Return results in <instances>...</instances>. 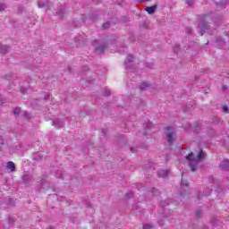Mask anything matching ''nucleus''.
Wrapping results in <instances>:
<instances>
[{"instance_id":"1","label":"nucleus","mask_w":229,"mask_h":229,"mask_svg":"<svg viewBox=\"0 0 229 229\" xmlns=\"http://www.w3.org/2000/svg\"><path fill=\"white\" fill-rule=\"evenodd\" d=\"M203 158V150H199V155L197 157H194V153H190L188 156H186V160H189L190 166L191 169V172L194 173L196 171V165H198V162Z\"/></svg>"},{"instance_id":"7","label":"nucleus","mask_w":229,"mask_h":229,"mask_svg":"<svg viewBox=\"0 0 229 229\" xmlns=\"http://www.w3.org/2000/svg\"><path fill=\"white\" fill-rule=\"evenodd\" d=\"M148 87H149L148 82H142L141 85L140 86V89H141V90H144V89H146Z\"/></svg>"},{"instance_id":"17","label":"nucleus","mask_w":229,"mask_h":229,"mask_svg":"<svg viewBox=\"0 0 229 229\" xmlns=\"http://www.w3.org/2000/svg\"><path fill=\"white\" fill-rule=\"evenodd\" d=\"M146 1H149V0H140V3H146Z\"/></svg>"},{"instance_id":"14","label":"nucleus","mask_w":229,"mask_h":229,"mask_svg":"<svg viewBox=\"0 0 229 229\" xmlns=\"http://www.w3.org/2000/svg\"><path fill=\"white\" fill-rule=\"evenodd\" d=\"M132 196H133L132 193H127V194H126V198H131Z\"/></svg>"},{"instance_id":"8","label":"nucleus","mask_w":229,"mask_h":229,"mask_svg":"<svg viewBox=\"0 0 229 229\" xmlns=\"http://www.w3.org/2000/svg\"><path fill=\"white\" fill-rule=\"evenodd\" d=\"M13 114L15 115H20L21 114V107H16L13 111Z\"/></svg>"},{"instance_id":"16","label":"nucleus","mask_w":229,"mask_h":229,"mask_svg":"<svg viewBox=\"0 0 229 229\" xmlns=\"http://www.w3.org/2000/svg\"><path fill=\"white\" fill-rule=\"evenodd\" d=\"M199 214H201V212L196 211V216H197L198 217H199Z\"/></svg>"},{"instance_id":"4","label":"nucleus","mask_w":229,"mask_h":229,"mask_svg":"<svg viewBox=\"0 0 229 229\" xmlns=\"http://www.w3.org/2000/svg\"><path fill=\"white\" fill-rule=\"evenodd\" d=\"M146 12H148V15H153L155 13V10H157V5L147 7Z\"/></svg>"},{"instance_id":"9","label":"nucleus","mask_w":229,"mask_h":229,"mask_svg":"<svg viewBox=\"0 0 229 229\" xmlns=\"http://www.w3.org/2000/svg\"><path fill=\"white\" fill-rule=\"evenodd\" d=\"M222 108H223V112H225V114H229L228 106L224 105Z\"/></svg>"},{"instance_id":"11","label":"nucleus","mask_w":229,"mask_h":229,"mask_svg":"<svg viewBox=\"0 0 229 229\" xmlns=\"http://www.w3.org/2000/svg\"><path fill=\"white\" fill-rule=\"evenodd\" d=\"M144 229H149V228H153V225H149V224H146L143 225Z\"/></svg>"},{"instance_id":"10","label":"nucleus","mask_w":229,"mask_h":229,"mask_svg":"<svg viewBox=\"0 0 229 229\" xmlns=\"http://www.w3.org/2000/svg\"><path fill=\"white\" fill-rule=\"evenodd\" d=\"M103 30H108V28H110V23L106 22L102 25Z\"/></svg>"},{"instance_id":"12","label":"nucleus","mask_w":229,"mask_h":229,"mask_svg":"<svg viewBox=\"0 0 229 229\" xmlns=\"http://www.w3.org/2000/svg\"><path fill=\"white\" fill-rule=\"evenodd\" d=\"M127 60L128 62H133V55H128Z\"/></svg>"},{"instance_id":"3","label":"nucleus","mask_w":229,"mask_h":229,"mask_svg":"<svg viewBox=\"0 0 229 229\" xmlns=\"http://www.w3.org/2000/svg\"><path fill=\"white\" fill-rule=\"evenodd\" d=\"M220 169L223 171H228L229 169V161L228 159H225L224 163L219 165Z\"/></svg>"},{"instance_id":"19","label":"nucleus","mask_w":229,"mask_h":229,"mask_svg":"<svg viewBox=\"0 0 229 229\" xmlns=\"http://www.w3.org/2000/svg\"><path fill=\"white\" fill-rule=\"evenodd\" d=\"M0 10H4V7H0Z\"/></svg>"},{"instance_id":"5","label":"nucleus","mask_w":229,"mask_h":229,"mask_svg":"<svg viewBox=\"0 0 229 229\" xmlns=\"http://www.w3.org/2000/svg\"><path fill=\"white\" fill-rule=\"evenodd\" d=\"M157 174L160 178H165L169 176V172L167 170H161L157 173Z\"/></svg>"},{"instance_id":"18","label":"nucleus","mask_w":229,"mask_h":229,"mask_svg":"<svg viewBox=\"0 0 229 229\" xmlns=\"http://www.w3.org/2000/svg\"><path fill=\"white\" fill-rule=\"evenodd\" d=\"M223 89H224V90H226L227 88H226V86H223Z\"/></svg>"},{"instance_id":"15","label":"nucleus","mask_w":229,"mask_h":229,"mask_svg":"<svg viewBox=\"0 0 229 229\" xmlns=\"http://www.w3.org/2000/svg\"><path fill=\"white\" fill-rule=\"evenodd\" d=\"M106 96H110V90L106 91Z\"/></svg>"},{"instance_id":"6","label":"nucleus","mask_w":229,"mask_h":229,"mask_svg":"<svg viewBox=\"0 0 229 229\" xmlns=\"http://www.w3.org/2000/svg\"><path fill=\"white\" fill-rule=\"evenodd\" d=\"M7 168L10 169V171H12V173H13V171H15V164L12 161L8 162Z\"/></svg>"},{"instance_id":"2","label":"nucleus","mask_w":229,"mask_h":229,"mask_svg":"<svg viewBox=\"0 0 229 229\" xmlns=\"http://www.w3.org/2000/svg\"><path fill=\"white\" fill-rule=\"evenodd\" d=\"M167 140L170 144H173V142H174V140H176V133L171 131V126L167 127Z\"/></svg>"},{"instance_id":"13","label":"nucleus","mask_w":229,"mask_h":229,"mask_svg":"<svg viewBox=\"0 0 229 229\" xmlns=\"http://www.w3.org/2000/svg\"><path fill=\"white\" fill-rule=\"evenodd\" d=\"M182 185H184L185 187H189V183L187 182L182 181Z\"/></svg>"}]
</instances>
